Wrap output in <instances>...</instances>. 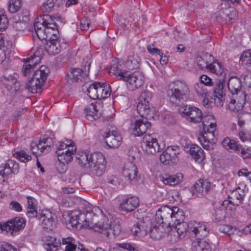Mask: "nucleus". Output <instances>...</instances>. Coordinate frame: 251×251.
Returning <instances> with one entry per match:
<instances>
[{
  "label": "nucleus",
  "mask_w": 251,
  "mask_h": 251,
  "mask_svg": "<svg viewBox=\"0 0 251 251\" xmlns=\"http://www.w3.org/2000/svg\"><path fill=\"white\" fill-rule=\"evenodd\" d=\"M225 96L226 94L223 88H221L220 86L218 85L214 88L211 99L216 106L221 107L224 103Z\"/></svg>",
  "instance_id": "obj_30"
},
{
  "label": "nucleus",
  "mask_w": 251,
  "mask_h": 251,
  "mask_svg": "<svg viewBox=\"0 0 251 251\" xmlns=\"http://www.w3.org/2000/svg\"><path fill=\"white\" fill-rule=\"evenodd\" d=\"M244 197V191L238 188L233 190L229 196V200L223 201L224 206L229 209V211H232L235 206H238L242 203Z\"/></svg>",
  "instance_id": "obj_16"
},
{
  "label": "nucleus",
  "mask_w": 251,
  "mask_h": 251,
  "mask_svg": "<svg viewBox=\"0 0 251 251\" xmlns=\"http://www.w3.org/2000/svg\"><path fill=\"white\" fill-rule=\"evenodd\" d=\"M211 183L206 179H200L192 188L194 196L200 197L206 194L211 188Z\"/></svg>",
  "instance_id": "obj_23"
},
{
  "label": "nucleus",
  "mask_w": 251,
  "mask_h": 251,
  "mask_svg": "<svg viewBox=\"0 0 251 251\" xmlns=\"http://www.w3.org/2000/svg\"><path fill=\"white\" fill-rule=\"evenodd\" d=\"M11 22L13 27L17 30H24L27 27V23L22 21L17 16H15L11 19Z\"/></svg>",
  "instance_id": "obj_45"
},
{
  "label": "nucleus",
  "mask_w": 251,
  "mask_h": 251,
  "mask_svg": "<svg viewBox=\"0 0 251 251\" xmlns=\"http://www.w3.org/2000/svg\"><path fill=\"white\" fill-rule=\"evenodd\" d=\"M183 179L181 173H177L174 175L165 174L161 177V181L165 185L175 186L179 184Z\"/></svg>",
  "instance_id": "obj_29"
},
{
  "label": "nucleus",
  "mask_w": 251,
  "mask_h": 251,
  "mask_svg": "<svg viewBox=\"0 0 251 251\" xmlns=\"http://www.w3.org/2000/svg\"><path fill=\"white\" fill-rule=\"evenodd\" d=\"M79 163L82 166L89 167L94 174L101 176L106 169V161L104 155L100 152H80L77 157Z\"/></svg>",
  "instance_id": "obj_3"
},
{
  "label": "nucleus",
  "mask_w": 251,
  "mask_h": 251,
  "mask_svg": "<svg viewBox=\"0 0 251 251\" xmlns=\"http://www.w3.org/2000/svg\"><path fill=\"white\" fill-rule=\"evenodd\" d=\"M239 137L241 141L251 142V122L247 123L246 128L239 132Z\"/></svg>",
  "instance_id": "obj_42"
},
{
  "label": "nucleus",
  "mask_w": 251,
  "mask_h": 251,
  "mask_svg": "<svg viewBox=\"0 0 251 251\" xmlns=\"http://www.w3.org/2000/svg\"><path fill=\"white\" fill-rule=\"evenodd\" d=\"M201 83L205 86H212L213 85V82L211 78H210L207 75H202L200 77Z\"/></svg>",
  "instance_id": "obj_62"
},
{
  "label": "nucleus",
  "mask_w": 251,
  "mask_h": 251,
  "mask_svg": "<svg viewBox=\"0 0 251 251\" xmlns=\"http://www.w3.org/2000/svg\"><path fill=\"white\" fill-rule=\"evenodd\" d=\"M228 89L232 96H239V92H243L240 90L241 82L237 77H231L227 84Z\"/></svg>",
  "instance_id": "obj_34"
},
{
  "label": "nucleus",
  "mask_w": 251,
  "mask_h": 251,
  "mask_svg": "<svg viewBox=\"0 0 251 251\" xmlns=\"http://www.w3.org/2000/svg\"><path fill=\"white\" fill-rule=\"evenodd\" d=\"M139 203V200L136 197H130L123 199L119 205L121 210L130 212L136 209Z\"/></svg>",
  "instance_id": "obj_26"
},
{
  "label": "nucleus",
  "mask_w": 251,
  "mask_h": 251,
  "mask_svg": "<svg viewBox=\"0 0 251 251\" xmlns=\"http://www.w3.org/2000/svg\"><path fill=\"white\" fill-rule=\"evenodd\" d=\"M93 215L94 213L91 211L84 213L77 210H75L69 214L70 223L72 225H80L81 226L87 228L88 226L90 225L88 222H90V219Z\"/></svg>",
  "instance_id": "obj_15"
},
{
  "label": "nucleus",
  "mask_w": 251,
  "mask_h": 251,
  "mask_svg": "<svg viewBox=\"0 0 251 251\" xmlns=\"http://www.w3.org/2000/svg\"><path fill=\"white\" fill-rule=\"evenodd\" d=\"M194 89L197 94L201 98L207 96V89L201 83H196L195 84Z\"/></svg>",
  "instance_id": "obj_54"
},
{
  "label": "nucleus",
  "mask_w": 251,
  "mask_h": 251,
  "mask_svg": "<svg viewBox=\"0 0 251 251\" xmlns=\"http://www.w3.org/2000/svg\"><path fill=\"white\" fill-rule=\"evenodd\" d=\"M18 164L12 160H9L4 166H1L0 169V182H3L5 178L11 173H16L18 172Z\"/></svg>",
  "instance_id": "obj_25"
},
{
  "label": "nucleus",
  "mask_w": 251,
  "mask_h": 251,
  "mask_svg": "<svg viewBox=\"0 0 251 251\" xmlns=\"http://www.w3.org/2000/svg\"><path fill=\"white\" fill-rule=\"evenodd\" d=\"M25 223L22 218L16 217L4 223H0V230L11 235L18 234L19 231L24 228Z\"/></svg>",
  "instance_id": "obj_12"
},
{
  "label": "nucleus",
  "mask_w": 251,
  "mask_h": 251,
  "mask_svg": "<svg viewBox=\"0 0 251 251\" xmlns=\"http://www.w3.org/2000/svg\"><path fill=\"white\" fill-rule=\"evenodd\" d=\"M0 251H17V249L11 245L7 243H0Z\"/></svg>",
  "instance_id": "obj_64"
},
{
  "label": "nucleus",
  "mask_w": 251,
  "mask_h": 251,
  "mask_svg": "<svg viewBox=\"0 0 251 251\" xmlns=\"http://www.w3.org/2000/svg\"><path fill=\"white\" fill-rule=\"evenodd\" d=\"M76 147L71 140L65 139L59 142L56 147V154L59 162L63 164H68L73 160V155L75 154Z\"/></svg>",
  "instance_id": "obj_8"
},
{
  "label": "nucleus",
  "mask_w": 251,
  "mask_h": 251,
  "mask_svg": "<svg viewBox=\"0 0 251 251\" xmlns=\"http://www.w3.org/2000/svg\"><path fill=\"white\" fill-rule=\"evenodd\" d=\"M22 0H10L8 2V9L12 13L17 12L22 6Z\"/></svg>",
  "instance_id": "obj_50"
},
{
  "label": "nucleus",
  "mask_w": 251,
  "mask_h": 251,
  "mask_svg": "<svg viewBox=\"0 0 251 251\" xmlns=\"http://www.w3.org/2000/svg\"><path fill=\"white\" fill-rule=\"evenodd\" d=\"M207 70L217 75H222L224 73V68L223 65L214 59L209 64Z\"/></svg>",
  "instance_id": "obj_39"
},
{
  "label": "nucleus",
  "mask_w": 251,
  "mask_h": 251,
  "mask_svg": "<svg viewBox=\"0 0 251 251\" xmlns=\"http://www.w3.org/2000/svg\"><path fill=\"white\" fill-rule=\"evenodd\" d=\"M181 221H177L176 222L175 226L174 227L177 231L178 233L183 237L184 233L186 231L188 225L185 222H181Z\"/></svg>",
  "instance_id": "obj_52"
},
{
  "label": "nucleus",
  "mask_w": 251,
  "mask_h": 251,
  "mask_svg": "<svg viewBox=\"0 0 251 251\" xmlns=\"http://www.w3.org/2000/svg\"><path fill=\"white\" fill-rule=\"evenodd\" d=\"M103 137L107 146L110 149H117L122 143V137L116 130L105 132Z\"/></svg>",
  "instance_id": "obj_18"
},
{
  "label": "nucleus",
  "mask_w": 251,
  "mask_h": 251,
  "mask_svg": "<svg viewBox=\"0 0 251 251\" xmlns=\"http://www.w3.org/2000/svg\"><path fill=\"white\" fill-rule=\"evenodd\" d=\"M50 71L48 68L45 66H41L39 69L34 72L32 77L43 85Z\"/></svg>",
  "instance_id": "obj_37"
},
{
  "label": "nucleus",
  "mask_w": 251,
  "mask_h": 251,
  "mask_svg": "<svg viewBox=\"0 0 251 251\" xmlns=\"http://www.w3.org/2000/svg\"><path fill=\"white\" fill-rule=\"evenodd\" d=\"M121 231V227L118 223H113L110 224L108 223V227L106 236L108 237L111 235L116 237L120 234Z\"/></svg>",
  "instance_id": "obj_44"
},
{
  "label": "nucleus",
  "mask_w": 251,
  "mask_h": 251,
  "mask_svg": "<svg viewBox=\"0 0 251 251\" xmlns=\"http://www.w3.org/2000/svg\"><path fill=\"white\" fill-rule=\"evenodd\" d=\"M151 128V123L146 120H136L132 125V133L135 136H140Z\"/></svg>",
  "instance_id": "obj_22"
},
{
  "label": "nucleus",
  "mask_w": 251,
  "mask_h": 251,
  "mask_svg": "<svg viewBox=\"0 0 251 251\" xmlns=\"http://www.w3.org/2000/svg\"><path fill=\"white\" fill-rule=\"evenodd\" d=\"M137 168L133 162L128 161L125 163L123 169V174L126 177L132 180L137 177Z\"/></svg>",
  "instance_id": "obj_31"
},
{
  "label": "nucleus",
  "mask_w": 251,
  "mask_h": 251,
  "mask_svg": "<svg viewBox=\"0 0 251 251\" xmlns=\"http://www.w3.org/2000/svg\"><path fill=\"white\" fill-rule=\"evenodd\" d=\"M99 99H104L109 97L111 94L110 85L106 83L97 82Z\"/></svg>",
  "instance_id": "obj_36"
},
{
  "label": "nucleus",
  "mask_w": 251,
  "mask_h": 251,
  "mask_svg": "<svg viewBox=\"0 0 251 251\" xmlns=\"http://www.w3.org/2000/svg\"><path fill=\"white\" fill-rule=\"evenodd\" d=\"M184 215L183 211L178 207H171L168 205L163 206L159 208L156 212L155 220L159 225H164L167 226H173L177 221H183Z\"/></svg>",
  "instance_id": "obj_4"
},
{
  "label": "nucleus",
  "mask_w": 251,
  "mask_h": 251,
  "mask_svg": "<svg viewBox=\"0 0 251 251\" xmlns=\"http://www.w3.org/2000/svg\"><path fill=\"white\" fill-rule=\"evenodd\" d=\"M180 151L177 146H169L160 154V160L165 165L175 164L178 160V155Z\"/></svg>",
  "instance_id": "obj_14"
},
{
  "label": "nucleus",
  "mask_w": 251,
  "mask_h": 251,
  "mask_svg": "<svg viewBox=\"0 0 251 251\" xmlns=\"http://www.w3.org/2000/svg\"><path fill=\"white\" fill-rule=\"evenodd\" d=\"M8 21L3 9L0 8V30L4 29L8 25Z\"/></svg>",
  "instance_id": "obj_58"
},
{
  "label": "nucleus",
  "mask_w": 251,
  "mask_h": 251,
  "mask_svg": "<svg viewBox=\"0 0 251 251\" xmlns=\"http://www.w3.org/2000/svg\"><path fill=\"white\" fill-rule=\"evenodd\" d=\"M178 111L182 117L191 123H199L202 120V135L199 140L203 148L208 150L212 149L216 140L217 122L214 116L208 114L202 117L201 110L190 105H182Z\"/></svg>",
  "instance_id": "obj_1"
},
{
  "label": "nucleus",
  "mask_w": 251,
  "mask_h": 251,
  "mask_svg": "<svg viewBox=\"0 0 251 251\" xmlns=\"http://www.w3.org/2000/svg\"><path fill=\"white\" fill-rule=\"evenodd\" d=\"M84 111L85 117L91 121L98 119L101 115V106L100 104L96 102L87 105Z\"/></svg>",
  "instance_id": "obj_21"
},
{
  "label": "nucleus",
  "mask_w": 251,
  "mask_h": 251,
  "mask_svg": "<svg viewBox=\"0 0 251 251\" xmlns=\"http://www.w3.org/2000/svg\"><path fill=\"white\" fill-rule=\"evenodd\" d=\"M53 146L51 139L46 136H43L37 141H33L30 144V150L37 156L44 153L48 152Z\"/></svg>",
  "instance_id": "obj_11"
},
{
  "label": "nucleus",
  "mask_w": 251,
  "mask_h": 251,
  "mask_svg": "<svg viewBox=\"0 0 251 251\" xmlns=\"http://www.w3.org/2000/svg\"><path fill=\"white\" fill-rule=\"evenodd\" d=\"M15 156L16 158L23 162H26L31 159V156L27 154L26 152L24 151H21L16 152Z\"/></svg>",
  "instance_id": "obj_57"
},
{
  "label": "nucleus",
  "mask_w": 251,
  "mask_h": 251,
  "mask_svg": "<svg viewBox=\"0 0 251 251\" xmlns=\"http://www.w3.org/2000/svg\"><path fill=\"white\" fill-rule=\"evenodd\" d=\"M60 242L55 238L50 237V241L45 243L44 248L47 251H57Z\"/></svg>",
  "instance_id": "obj_49"
},
{
  "label": "nucleus",
  "mask_w": 251,
  "mask_h": 251,
  "mask_svg": "<svg viewBox=\"0 0 251 251\" xmlns=\"http://www.w3.org/2000/svg\"><path fill=\"white\" fill-rule=\"evenodd\" d=\"M54 0H46L41 5V9L44 13H50L54 8Z\"/></svg>",
  "instance_id": "obj_55"
},
{
  "label": "nucleus",
  "mask_w": 251,
  "mask_h": 251,
  "mask_svg": "<svg viewBox=\"0 0 251 251\" xmlns=\"http://www.w3.org/2000/svg\"><path fill=\"white\" fill-rule=\"evenodd\" d=\"M62 244L65 246L64 251H74L77 249L76 241L72 237H67L62 239Z\"/></svg>",
  "instance_id": "obj_41"
},
{
  "label": "nucleus",
  "mask_w": 251,
  "mask_h": 251,
  "mask_svg": "<svg viewBox=\"0 0 251 251\" xmlns=\"http://www.w3.org/2000/svg\"><path fill=\"white\" fill-rule=\"evenodd\" d=\"M117 246L129 251H138L134 245L127 243H117Z\"/></svg>",
  "instance_id": "obj_63"
},
{
  "label": "nucleus",
  "mask_w": 251,
  "mask_h": 251,
  "mask_svg": "<svg viewBox=\"0 0 251 251\" xmlns=\"http://www.w3.org/2000/svg\"><path fill=\"white\" fill-rule=\"evenodd\" d=\"M150 226V222L149 221H141L132 227L131 233L132 235L139 238L144 237L148 234Z\"/></svg>",
  "instance_id": "obj_24"
},
{
  "label": "nucleus",
  "mask_w": 251,
  "mask_h": 251,
  "mask_svg": "<svg viewBox=\"0 0 251 251\" xmlns=\"http://www.w3.org/2000/svg\"><path fill=\"white\" fill-rule=\"evenodd\" d=\"M221 232L226 234L231 235L234 234H238L240 231L235 227L229 225H223L219 227Z\"/></svg>",
  "instance_id": "obj_47"
},
{
  "label": "nucleus",
  "mask_w": 251,
  "mask_h": 251,
  "mask_svg": "<svg viewBox=\"0 0 251 251\" xmlns=\"http://www.w3.org/2000/svg\"><path fill=\"white\" fill-rule=\"evenodd\" d=\"M87 95L89 97L93 100H96L98 98L97 91V82H95L89 86L87 90Z\"/></svg>",
  "instance_id": "obj_56"
},
{
  "label": "nucleus",
  "mask_w": 251,
  "mask_h": 251,
  "mask_svg": "<svg viewBox=\"0 0 251 251\" xmlns=\"http://www.w3.org/2000/svg\"><path fill=\"white\" fill-rule=\"evenodd\" d=\"M2 81L3 83L6 85L8 89L12 90L13 89L14 90H16L17 88L16 85L17 83L16 78L12 76H10L7 78L4 77L2 79Z\"/></svg>",
  "instance_id": "obj_51"
},
{
  "label": "nucleus",
  "mask_w": 251,
  "mask_h": 251,
  "mask_svg": "<svg viewBox=\"0 0 251 251\" xmlns=\"http://www.w3.org/2000/svg\"><path fill=\"white\" fill-rule=\"evenodd\" d=\"M109 73H112L119 79L126 82L127 86L132 90L141 87L144 82V76L139 72L132 73L129 71L118 70L117 66H112Z\"/></svg>",
  "instance_id": "obj_5"
},
{
  "label": "nucleus",
  "mask_w": 251,
  "mask_h": 251,
  "mask_svg": "<svg viewBox=\"0 0 251 251\" xmlns=\"http://www.w3.org/2000/svg\"><path fill=\"white\" fill-rule=\"evenodd\" d=\"M222 147L228 151H237L240 149V145L237 142L228 137L225 138L222 141Z\"/></svg>",
  "instance_id": "obj_38"
},
{
  "label": "nucleus",
  "mask_w": 251,
  "mask_h": 251,
  "mask_svg": "<svg viewBox=\"0 0 251 251\" xmlns=\"http://www.w3.org/2000/svg\"><path fill=\"white\" fill-rule=\"evenodd\" d=\"M160 225L157 226L156 225L153 226L152 227L151 226V223H150V226H149V232L148 234H150V237L154 239H158L161 237V233L159 231Z\"/></svg>",
  "instance_id": "obj_53"
},
{
  "label": "nucleus",
  "mask_w": 251,
  "mask_h": 251,
  "mask_svg": "<svg viewBox=\"0 0 251 251\" xmlns=\"http://www.w3.org/2000/svg\"><path fill=\"white\" fill-rule=\"evenodd\" d=\"M46 41L45 50L50 55H55L60 53L66 46L64 40L59 38L58 35L56 37L51 36Z\"/></svg>",
  "instance_id": "obj_13"
},
{
  "label": "nucleus",
  "mask_w": 251,
  "mask_h": 251,
  "mask_svg": "<svg viewBox=\"0 0 251 251\" xmlns=\"http://www.w3.org/2000/svg\"><path fill=\"white\" fill-rule=\"evenodd\" d=\"M43 85L33 77L25 85L26 88L32 93H36L41 90Z\"/></svg>",
  "instance_id": "obj_43"
},
{
  "label": "nucleus",
  "mask_w": 251,
  "mask_h": 251,
  "mask_svg": "<svg viewBox=\"0 0 251 251\" xmlns=\"http://www.w3.org/2000/svg\"><path fill=\"white\" fill-rule=\"evenodd\" d=\"M91 55L85 57L82 61V64L84 67V70L79 68L71 69L66 75V79L70 84L74 83H78L84 80L87 77L89 73L91 64Z\"/></svg>",
  "instance_id": "obj_10"
},
{
  "label": "nucleus",
  "mask_w": 251,
  "mask_h": 251,
  "mask_svg": "<svg viewBox=\"0 0 251 251\" xmlns=\"http://www.w3.org/2000/svg\"><path fill=\"white\" fill-rule=\"evenodd\" d=\"M152 94L148 91L142 92L137 100L136 109L142 117L149 119H155L158 116V112L151 102Z\"/></svg>",
  "instance_id": "obj_6"
},
{
  "label": "nucleus",
  "mask_w": 251,
  "mask_h": 251,
  "mask_svg": "<svg viewBox=\"0 0 251 251\" xmlns=\"http://www.w3.org/2000/svg\"><path fill=\"white\" fill-rule=\"evenodd\" d=\"M243 158H251V148H243L240 145V149L237 151Z\"/></svg>",
  "instance_id": "obj_59"
},
{
  "label": "nucleus",
  "mask_w": 251,
  "mask_h": 251,
  "mask_svg": "<svg viewBox=\"0 0 251 251\" xmlns=\"http://www.w3.org/2000/svg\"><path fill=\"white\" fill-rule=\"evenodd\" d=\"M40 60V57L35 54L28 59H24V64L23 68V75L25 76L27 75L30 73L33 67L38 64Z\"/></svg>",
  "instance_id": "obj_27"
},
{
  "label": "nucleus",
  "mask_w": 251,
  "mask_h": 251,
  "mask_svg": "<svg viewBox=\"0 0 251 251\" xmlns=\"http://www.w3.org/2000/svg\"><path fill=\"white\" fill-rule=\"evenodd\" d=\"M142 147L143 150L148 154H155L161 150L157 139L150 135L144 136L142 142Z\"/></svg>",
  "instance_id": "obj_17"
},
{
  "label": "nucleus",
  "mask_w": 251,
  "mask_h": 251,
  "mask_svg": "<svg viewBox=\"0 0 251 251\" xmlns=\"http://www.w3.org/2000/svg\"><path fill=\"white\" fill-rule=\"evenodd\" d=\"M39 221L44 228L52 230L56 223V216L49 210L43 211L41 214Z\"/></svg>",
  "instance_id": "obj_20"
},
{
  "label": "nucleus",
  "mask_w": 251,
  "mask_h": 251,
  "mask_svg": "<svg viewBox=\"0 0 251 251\" xmlns=\"http://www.w3.org/2000/svg\"><path fill=\"white\" fill-rule=\"evenodd\" d=\"M189 93V88L186 83L176 81L170 85L167 96L172 104L177 105L188 98Z\"/></svg>",
  "instance_id": "obj_7"
},
{
  "label": "nucleus",
  "mask_w": 251,
  "mask_h": 251,
  "mask_svg": "<svg viewBox=\"0 0 251 251\" xmlns=\"http://www.w3.org/2000/svg\"><path fill=\"white\" fill-rule=\"evenodd\" d=\"M239 63L247 67L251 66V50H247L242 52L240 57Z\"/></svg>",
  "instance_id": "obj_46"
},
{
  "label": "nucleus",
  "mask_w": 251,
  "mask_h": 251,
  "mask_svg": "<svg viewBox=\"0 0 251 251\" xmlns=\"http://www.w3.org/2000/svg\"><path fill=\"white\" fill-rule=\"evenodd\" d=\"M12 46L11 43L4 39V35L0 34V49L2 50L9 49Z\"/></svg>",
  "instance_id": "obj_61"
},
{
  "label": "nucleus",
  "mask_w": 251,
  "mask_h": 251,
  "mask_svg": "<svg viewBox=\"0 0 251 251\" xmlns=\"http://www.w3.org/2000/svg\"><path fill=\"white\" fill-rule=\"evenodd\" d=\"M168 236L170 240L173 242H176L180 239L182 236L178 233L175 228L173 227L169 232Z\"/></svg>",
  "instance_id": "obj_60"
},
{
  "label": "nucleus",
  "mask_w": 251,
  "mask_h": 251,
  "mask_svg": "<svg viewBox=\"0 0 251 251\" xmlns=\"http://www.w3.org/2000/svg\"><path fill=\"white\" fill-rule=\"evenodd\" d=\"M238 95L232 96L227 104V108L229 110L237 112L244 107L246 102V95L244 92H239Z\"/></svg>",
  "instance_id": "obj_19"
},
{
  "label": "nucleus",
  "mask_w": 251,
  "mask_h": 251,
  "mask_svg": "<svg viewBox=\"0 0 251 251\" xmlns=\"http://www.w3.org/2000/svg\"><path fill=\"white\" fill-rule=\"evenodd\" d=\"M214 60L212 55L208 53H203L197 56L195 62L200 69H207L209 64Z\"/></svg>",
  "instance_id": "obj_33"
},
{
  "label": "nucleus",
  "mask_w": 251,
  "mask_h": 251,
  "mask_svg": "<svg viewBox=\"0 0 251 251\" xmlns=\"http://www.w3.org/2000/svg\"><path fill=\"white\" fill-rule=\"evenodd\" d=\"M226 211H229V209L225 206H224L223 201L217 204L212 214V220L216 222L223 220L226 217Z\"/></svg>",
  "instance_id": "obj_28"
},
{
  "label": "nucleus",
  "mask_w": 251,
  "mask_h": 251,
  "mask_svg": "<svg viewBox=\"0 0 251 251\" xmlns=\"http://www.w3.org/2000/svg\"><path fill=\"white\" fill-rule=\"evenodd\" d=\"M192 251H210L208 242L204 240H197L193 243Z\"/></svg>",
  "instance_id": "obj_40"
},
{
  "label": "nucleus",
  "mask_w": 251,
  "mask_h": 251,
  "mask_svg": "<svg viewBox=\"0 0 251 251\" xmlns=\"http://www.w3.org/2000/svg\"><path fill=\"white\" fill-rule=\"evenodd\" d=\"M91 212L94 215L90 219V222H88L90 225L87 227L106 235L108 227V218L103 215L102 210L98 207H93Z\"/></svg>",
  "instance_id": "obj_9"
},
{
  "label": "nucleus",
  "mask_w": 251,
  "mask_h": 251,
  "mask_svg": "<svg viewBox=\"0 0 251 251\" xmlns=\"http://www.w3.org/2000/svg\"><path fill=\"white\" fill-rule=\"evenodd\" d=\"M189 152L194 159L198 163L202 162L205 159L203 150L199 146L193 144L190 147Z\"/></svg>",
  "instance_id": "obj_32"
},
{
  "label": "nucleus",
  "mask_w": 251,
  "mask_h": 251,
  "mask_svg": "<svg viewBox=\"0 0 251 251\" xmlns=\"http://www.w3.org/2000/svg\"><path fill=\"white\" fill-rule=\"evenodd\" d=\"M191 228L194 234L200 238L206 236L209 233V229L205 224L195 222Z\"/></svg>",
  "instance_id": "obj_35"
},
{
  "label": "nucleus",
  "mask_w": 251,
  "mask_h": 251,
  "mask_svg": "<svg viewBox=\"0 0 251 251\" xmlns=\"http://www.w3.org/2000/svg\"><path fill=\"white\" fill-rule=\"evenodd\" d=\"M34 40H35V35L41 41L48 40L51 36L56 37L59 35L54 20L49 15H43L38 18L34 23Z\"/></svg>",
  "instance_id": "obj_2"
},
{
  "label": "nucleus",
  "mask_w": 251,
  "mask_h": 251,
  "mask_svg": "<svg viewBox=\"0 0 251 251\" xmlns=\"http://www.w3.org/2000/svg\"><path fill=\"white\" fill-rule=\"evenodd\" d=\"M140 61L139 57L137 55L130 56L125 62V65L129 69H135L139 67Z\"/></svg>",
  "instance_id": "obj_48"
}]
</instances>
